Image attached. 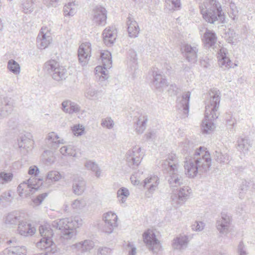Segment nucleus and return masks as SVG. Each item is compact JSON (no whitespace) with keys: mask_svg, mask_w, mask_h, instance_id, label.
<instances>
[{"mask_svg":"<svg viewBox=\"0 0 255 255\" xmlns=\"http://www.w3.org/2000/svg\"><path fill=\"white\" fill-rule=\"evenodd\" d=\"M152 86L159 91H162L167 85V80L164 75L158 71L153 72Z\"/></svg>","mask_w":255,"mask_h":255,"instance_id":"obj_19","label":"nucleus"},{"mask_svg":"<svg viewBox=\"0 0 255 255\" xmlns=\"http://www.w3.org/2000/svg\"><path fill=\"white\" fill-rule=\"evenodd\" d=\"M249 183L246 180H244L242 181V184L240 186V189L243 191V192H245L247 191L248 189L249 186Z\"/></svg>","mask_w":255,"mask_h":255,"instance_id":"obj_64","label":"nucleus"},{"mask_svg":"<svg viewBox=\"0 0 255 255\" xmlns=\"http://www.w3.org/2000/svg\"><path fill=\"white\" fill-rule=\"evenodd\" d=\"M188 243V238L186 236L180 235L174 239L172 246L174 249L182 251L187 248Z\"/></svg>","mask_w":255,"mask_h":255,"instance_id":"obj_26","label":"nucleus"},{"mask_svg":"<svg viewBox=\"0 0 255 255\" xmlns=\"http://www.w3.org/2000/svg\"><path fill=\"white\" fill-rule=\"evenodd\" d=\"M143 154L141 148L138 146L133 147L127 151L126 155V160L129 166L137 167L140 163Z\"/></svg>","mask_w":255,"mask_h":255,"instance_id":"obj_9","label":"nucleus"},{"mask_svg":"<svg viewBox=\"0 0 255 255\" xmlns=\"http://www.w3.org/2000/svg\"><path fill=\"white\" fill-rule=\"evenodd\" d=\"M238 150L244 154H247L251 147L250 140L247 138H242L238 140Z\"/></svg>","mask_w":255,"mask_h":255,"instance_id":"obj_36","label":"nucleus"},{"mask_svg":"<svg viewBox=\"0 0 255 255\" xmlns=\"http://www.w3.org/2000/svg\"><path fill=\"white\" fill-rule=\"evenodd\" d=\"M37 46L39 49H44L52 42V37L49 29L47 27H43L37 37Z\"/></svg>","mask_w":255,"mask_h":255,"instance_id":"obj_11","label":"nucleus"},{"mask_svg":"<svg viewBox=\"0 0 255 255\" xmlns=\"http://www.w3.org/2000/svg\"><path fill=\"white\" fill-rule=\"evenodd\" d=\"M82 225V220L79 218H67L53 221L52 227L62 232V238L64 240H70L74 238L76 234V229Z\"/></svg>","mask_w":255,"mask_h":255,"instance_id":"obj_4","label":"nucleus"},{"mask_svg":"<svg viewBox=\"0 0 255 255\" xmlns=\"http://www.w3.org/2000/svg\"><path fill=\"white\" fill-rule=\"evenodd\" d=\"M47 193H44L39 195L36 198L33 199V202L36 205L40 204L43 200L47 196Z\"/></svg>","mask_w":255,"mask_h":255,"instance_id":"obj_58","label":"nucleus"},{"mask_svg":"<svg viewBox=\"0 0 255 255\" xmlns=\"http://www.w3.org/2000/svg\"><path fill=\"white\" fill-rule=\"evenodd\" d=\"M128 58L130 62L131 63L132 66L135 68L137 65V54L135 50L130 49L128 51Z\"/></svg>","mask_w":255,"mask_h":255,"instance_id":"obj_53","label":"nucleus"},{"mask_svg":"<svg viewBox=\"0 0 255 255\" xmlns=\"http://www.w3.org/2000/svg\"><path fill=\"white\" fill-rule=\"evenodd\" d=\"M220 97H209L206 100L205 118L202 122V130L205 133H209L215 128L213 121L218 118Z\"/></svg>","mask_w":255,"mask_h":255,"instance_id":"obj_2","label":"nucleus"},{"mask_svg":"<svg viewBox=\"0 0 255 255\" xmlns=\"http://www.w3.org/2000/svg\"><path fill=\"white\" fill-rule=\"evenodd\" d=\"M28 173L29 175L37 176L39 173V170L36 166H31L29 168Z\"/></svg>","mask_w":255,"mask_h":255,"instance_id":"obj_60","label":"nucleus"},{"mask_svg":"<svg viewBox=\"0 0 255 255\" xmlns=\"http://www.w3.org/2000/svg\"><path fill=\"white\" fill-rule=\"evenodd\" d=\"M86 182L82 177H78L74 178L72 184L73 192L77 195H82L85 189Z\"/></svg>","mask_w":255,"mask_h":255,"instance_id":"obj_24","label":"nucleus"},{"mask_svg":"<svg viewBox=\"0 0 255 255\" xmlns=\"http://www.w3.org/2000/svg\"><path fill=\"white\" fill-rule=\"evenodd\" d=\"M11 195L9 191L8 192L3 193L0 196V202L3 203L6 202H9L11 200Z\"/></svg>","mask_w":255,"mask_h":255,"instance_id":"obj_56","label":"nucleus"},{"mask_svg":"<svg viewBox=\"0 0 255 255\" xmlns=\"http://www.w3.org/2000/svg\"><path fill=\"white\" fill-rule=\"evenodd\" d=\"M110 250L108 248H100L98 249V255H110Z\"/></svg>","mask_w":255,"mask_h":255,"instance_id":"obj_63","label":"nucleus"},{"mask_svg":"<svg viewBox=\"0 0 255 255\" xmlns=\"http://www.w3.org/2000/svg\"><path fill=\"white\" fill-rule=\"evenodd\" d=\"M148 117L146 114L141 115L138 118L135 125V131L138 134L142 133L146 128Z\"/></svg>","mask_w":255,"mask_h":255,"instance_id":"obj_31","label":"nucleus"},{"mask_svg":"<svg viewBox=\"0 0 255 255\" xmlns=\"http://www.w3.org/2000/svg\"><path fill=\"white\" fill-rule=\"evenodd\" d=\"M63 110L67 113L72 114L73 113H78L80 111V106L75 103L71 102L70 101L63 102L62 104Z\"/></svg>","mask_w":255,"mask_h":255,"instance_id":"obj_34","label":"nucleus"},{"mask_svg":"<svg viewBox=\"0 0 255 255\" xmlns=\"http://www.w3.org/2000/svg\"><path fill=\"white\" fill-rule=\"evenodd\" d=\"M101 58L102 61L103 65L105 67L111 68L112 67V56L111 53L108 51H105L101 53Z\"/></svg>","mask_w":255,"mask_h":255,"instance_id":"obj_44","label":"nucleus"},{"mask_svg":"<svg viewBox=\"0 0 255 255\" xmlns=\"http://www.w3.org/2000/svg\"><path fill=\"white\" fill-rule=\"evenodd\" d=\"M213 155L215 160L220 163L227 164L231 159V157L228 154L223 153L220 151H215Z\"/></svg>","mask_w":255,"mask_h":255,"instance_id":"obj_37","label":"nucleus"},{"mask_svg":"<svg viewBox=\"0 0 255 255\" xmlns=\"http://www.w3.org/2000/svg\"><path fill=\"white\" fill-rule=\"evenodd\" d=\"M59 0H43V3L48 7H55Z\"/></svg>","mask_w":255,"mask_h":255,"instance_id":"obj_61","label":"nucleus"},{"mask_svg":"<svg viewBox=\"0 0 255 255\" xmlns=\"http://www.w3.org/2000/svg\"><path fill=\"white\" fill-rule=\"evenodd\" d=\"M63 178L62 174L57 170H51L48 172L46 176V180L52 183L59 181Z\"/></svg>","mask_w":255,"mask_h":255,"instance_id":"obj_42","label":"nucleus"},{"mask_svg":"<svg viewBox=\"0 0 255 255\" xmlns=\"http://www.w3.org/2000/svg\"><path fill=\"white\" fill-rule=\"evenodd\" d=\"M67 70L62 66L58 68V70L54 72L51 76L55 81H60L65 80L67 77Z\"/></svg>","mask_w":255,"mask_h":255,"instance_id":"obj_39","label":"nucleus"},{"mask_svg":"<svg viewBox=\"0 0 255 255\" xmlns=\"http://www.w3.org/2000/svg\"><path fill=\"white\" fill-rule=\"evenodd\" d=\"M217 36L216 33L212 30L204 33L202 40L205 46L208 48H214L215 45L217 42Z\"/></svg>","mask_w":255,"mask_h":255,"instance_id":"obj_25","label":"nucleus"},{"mask_svg":"<svg viewBox=\"0 0 255 255\" xmlns=\"http://www.w3.org/2000/svg\"><path fill=\"white\" fill-rule=\"evenodd\" d=\"M231 217L225 213H222L221 218L217 221V229L220 233L227 234L231 224Z\"/></svg>","mask_w":255,"mask_h":255,"instance_id":"obj_18","label":"nucleus"},{"mask_svg":"<svg viewBox=\"0 0 255 255\" xmlns=\"http://www.w3.org/2000/svg\"><path fill=\"white\" fill-rule=\"evenodd\" d=\"M165 7L167 9L174 11L176 8L180 7V0H165Z\"/></svg>","mask_w":255,"mask_h":255,"instance_id":"obj_47","label":"nucleus"},{"mask_svg":"<svg viewBox=\"0 0 255 255\" xmlns=\"http://www.w3.org/2000/svg\"><path fill=\"white\" fill-rule=\"evenodd\" d=\"M85 130V128L81 125H76L72 128V131L76 136L81 135Z\"/></svg>","mask_w":255,"mask_h":255,"instance_id":"obj_55","label":"nucleus"},{"mask_svg":"<svg viewBox=\"0 0 255 255\" xmlns=\"http://www.w3.org/2000/svg\"><path fill=\"white\" fill-rule=\"evenodd\" d=\"M92 20L98 25H104L106 23L107 10L104 7L97 5L92 11Z\"/></svg>","mask_w":255,"mask_h":255,"instance_id":"obj_12","label":"nucleus"},{"mask_svg":"<svg viewBox=\"0 0 255 255\" xmlns=\"http://www.w3.org/2000/svg\"><path fill=\"white\" fill-rule=\"evenodd\" d=\"M60 153L63 155L75 156V151L71 145L64 146L60 149Z\"/></svg>","mask_w":255,"mask_h":255,"instance_id":"obj_51","label":"nucleus"},{"mask_svg":"<svg viewBox=\"0 0 255 255\" xmlns=\"http://www.w3.org/2000/svg\"><path fill=\"white\" fill-rule=\"evenodd\" d=\"M191 189L188 186H183L171 194V202L172 206L178 208L182 205L189 197Z\"/></svg>","mask_w":255,"mask_h":255,"instance_id":"obj_7","label":"nucleus"},{"mask_svg":"<svg viewBox=\"0 0 255 255\" xmlns=\"http://www.w3.org/2000/svg\"><path fill=\"white\" fill-rule=\"evenodd\" d=\"M117 31L115 27L109 26L106 28L103 32V38L104 43L110 46L115 42L117 37Z\"/></svg>","mask_w":255,"mask_h":255,"instance_id":"obj_22","label":"nucleus"},{"mask_svg":"<svg viewBox=\"0 0 255 255\" xmlns=\"http://www.w3.org/2000/svg\"><path fill=\"white\" fill-rule=\"evenodd\" d=\"M228 54L226 48L222 47L218 52V65L223 69H229L233 67V63L227 56Z\"/></svg>","mask_w":255,"mask_h":255,"instance_id":"obj_16","label":"nucleus"},{"mask_svg":"<svg viewBox=\"0 0 255 255\" xmlns=\"http://www.w3.org/2000/svg\"><path fill=\"white\" fill-rule=\"evenodd\" d=\"M42 238L36 243V247L46 254L55 255L57 252L55 244L53 241V231L48 225H41L39 228Z\"/></svg>","mask_w":255,"mask_h":255,"instance_id":"obj_6","label":"nucleus"},{"mask_svg":"<svg viewBox=\"0 0 255 255\" xmlns=\"http://www.w3.org/2000/svg\"><path fill=\"white\" fill-rule=\"evenodd\" d=\"M85 166L87 169L91 170L93 172H95V176L97 177L101 176V170L96 162L89 160L85 163Z\"/></svg>","mask_w":255,"mask_h":255,"instance_id":"obj_45","label":"nucleus"},{"mask_svg":"<svg viewBox=\"0 0 255 255\" xmlns=\"http://www.w3.org/2000/svg\"><path fill=\"white\" fill-rule=\"evenodd\" d=\"M190 97H177L176 100L177 109L183 113L185 117H187L189 113V100Z\"/></svg>","mask_w":255,"mask_h":255,"instance_id":"obj_28","label":"nucleus"},{"mask_svg":"<svg viewBox=\"0 0 255 255\" xmlns=\"http://www.w3.org/2000/svg\"><path fill=\"white\" fill-rule=\"evenodd\" d=\"M13 177V174L10 172H0V184H7L12 180Z\"/></svg>","mask_w":255,"mask_h":255,"instance_id":"obj_49","label":"nucleus"},{"mask_svg":"<svg viewBox=\"0 0 255 255\" xmlns=\"http://www.w3.org/2000/svg\"><path fill=\"white\" fill-rule=\"evenodd\" d=\"M159 183V178L156 175H151L144 179L143 186L147 189L146 194L147 197H150L157 189Z\"/></svg>","mask_w":255,"mask_h":255,"instance_id":"obj_17","label":"nucleus"},{"mask_svg":"<svg viewBox=\"0 0 255 255\" xmlns=\"http://www.w3.org/2000/svg\"><path fill=\"white\" fill-rule=\"evenodd\" d=\"M38 189L36 184H33L32 179L20 183L17 187V192L20 197H27L34 193Z\"/></svg>","mask_w":255,"mask_h":255,"instance_id":"obj_14","label":"nucleus"},{"mask_svg":"<svg viewBox=\"0 0 255 255\" xmlns=\"http://www.w3.org/2000/svg\"><path fill=\"white\" fill-rule=\"evenodd\" d=\"M156 134H157V130L155 129H153L150 130L149 132H148L146 134V137L147 139L153 140L156 137Z\"/></svg>","mask_w":255,"mask_h":255,"instance_id":"obj_62","label":"nucleus"},{"mask_svg":"<svg viewBox=\"0 0 255 255\" xmlns=\"http://www.w3.org/2000/svg\"><path fill=\"white\" fill-rule=\"evenodd\" d=\"M46 143L49 147L52 149H56L59 145L64 143L63 139L60 138L58 135L54 132H49L46 137Z\"/></svg>","mask_w":255,"mask_h":255,"instance_id":"obj_23","label":"nucleus"},{"mask_svg":"<svg viewBox=\"0 0 255 255\" xmlns=\"http://www.w3.org/2000/svg\"><path fill=\"white\" fill-rule=\"evenodd\" d=\"M127 23L129 36L131 38L136 37L139 32V28L136 21L129 15L128 17Z\"/></svg>","mask_w":255,"mask_h":255,"instance_id":"obj_27","label":"nucleus"},{"mask_svg":"<svg viewBox=\"0 0 255 255\" xmlns=\"http://www.w3.org/2000/svg\"><path fill=\"white\" fill-rule=\"evenodd\" d=\"M77 5L74 2H70L66 4L63 7L65 16H73L77 11Z\"/></svg>","mask_w":255,"mask_h":255,"instance_id":"obj_40","label":"nucleus"},{"mask_svg":"<svg viewBox=\"0 0 255 255\" xmlns=\"http://www.w3.org/2000/svg\"><path fill=\"white\" fill-rule=\"evenodd\" d=\"M43 157L45 163L48 165H51L55 162V157L53 153L50 150H45L43 154Z\"/></svg>","mask_w":255,"mask_h":255,"instance_id":"obj_50","label":"nucleus"},{"mask_svg":"<svg viewBox=\"0 0 255 255\" xmlns=\"http://www.w3.org/2000/svg\"><path fill=\"white\" fill-rule=\"evenodd\" d=\"M238 253L239 255H248L246 248L242 242H241L238 245Z\"/></svg>","mask_w":255,"mask_h":255,"instance_id":"obj_59","label":"nucleus"},{"mask_svg":"<svg viewBox=\"0 0 255 255\" xmlns=\"http://www.w3.org/2000/svg\"><path fill=\"white\" fill-rule=\"evenodd\" d=\"M143 240L146 247L154 254H157L161 248L159 241L156 238L153 231L148 230L143 234Z\"/></svg>","mask_w":255,"mask_h":255,"instance_id":"obj_8","label":"nucleus"},{"mask_svg":"<svg viewBox=\"0 0 255 255\" xmlns=\"http://www.w3.org/2000/svg\"><path fill=\"white\" fill-rule=\"evenodd\" d=\"M26 214L24 212L14 211L6 214L3 218L5 225L9 227H15L25 218Z\"/></svg>","mask_w":255,"mask_h":255,"instance_id":"obj_10","label":"nucleus"},{"mask_svg":"<svg viewBox=\"0 0 255 255\" xmlns=\"http://www.w3.org/2000/svg\"><path fill=\"white\" fill-rule=\"evenodd\" d=\"M181 90L175 84H171L168 87V94L170 96L177 95L179 94Z\"/></svg>","mask_w":255,"mask_h":255,"instance_id":"obj_54","label":"nucleus"},{"mask_svg":"<svg viewBox=\"0 0 255 255\" xmlns=\"http://www.w3.org/2000/svg\"><path fill=\"white\" fill-rule=\"evenodd\" d=\"M86 204V202L84 199H77L72 202L71 207L74 210L80 211L85 208Z\"/></svg>","mask_w":255,"mask_h":255,"instance_id":"obj_48","label":"nucleus"},{"mask_svg":"<svg viewBox=\"0 0 255 255\" xmlns=\"http://www.w3.org/2000/svg\"><path fill=\"white\" fill-rule=\"evenodd\" d=\"M59 63L55 60H50L44 63L43 66L44 71L51 76L60 66Z\"/></svg>","mask_w":255,"mask_h":255,"instance_id":"obj_32","label":"nucleus"},{"mask_svg":"<svg viewBox=\"0 0 255 255\" xmlns=\"http://www.w3.org/2000/svg\"><path fill=\"white\" fill-rule=\"evenodd\" d=\"M115 125L114 121L111 117H107L102 119L101 126L109 129H112Z\"/></svg>","mask_w":255,"mask_h":255,"instance_id":"obj_52","label":"nucleus"},{"mask_svg":"<svg viewBox=\"0 0 255 255\" xmlns=\"http://www.w3.org/2000/svg\"><path fill=\"white\" fill-rule=\"evenodd\" d=\"M32 135L30 133L21 135L18 139V144L19 148H28L33 143L31 140Z\"/></svg>","mask_w":255,"mask_h":255,"instance_id":"obj_33","label":"nucleus"},{"mask_svg":"<svg viewBox=\"0 0 255 255\" xmlns=\"http://www.w3.org/2000/svg\"><path fill=\"white\" fill-rule=\"evenodd\" d=\"M17 232L21 236L25 237L31 236L35 232V228L27 223L26 216L17 225Z\"/></svg>","mask_w":255,"mask_h":255,"instance_id":"obj_20","label":"nucleus"},{"mask_svg":"<svg viewBox=\"0 0 255 255\" xmlns=\"http://www.w3.org/2000/svg\"><path fill=\"white\" fill-rule=\"evenodd\" d=\"M161 166L169 174L168 182L170 187H177L183 184V179L182 176L178 174L179 165L175 154H169L168 158L162 161Z\"/></svg>","mask_w":255,"mask_h":255,"instance_id":"obj_5","label":"nucleus"},{"mask_svg":"<svg viewBox=\"0 0 255 255\" xmlns=\"http://www.w3.org/2000/svg\"><path fill=\"white\" fill-rule=\"evenodd\" d=\"M73 247L81 250L82 253L85 254L89 253L93 249L94 243L91 240H86L73 245Z\"/></svg>","mask_w":255,"mask_h":255,"instance_id":"obj_29","label":"nucleus"},{"mask_svg":"<svg viewBox=\"0 0 255 255\" xmlns=\"http://www.w3.org/2000/svg\"><path fill=\"white\" fill-rule=\"evenodd\" d=\"M200 8L203 17L208 22L214 23L218 20L224 22L225 16L221 4L216 0H206L200 6Z\"/></svg>","mask_w":255,"mask_h":255,"instance_id":"obj_3","label":"nucleus"},{"mask_svg":"<svg viewBox=\"0 0 255 255\" xmlns=\"http://www.w3.org/2000/svg\"><path fill=\"white\" fill-rule=\"evenodd\" d=\"M103 219L105 221L104 231L108 234L112 233L114 228L118 226V216L115 213L109 212L104 214Z\"/></svg>","mask_w":255,"mask_h":255,"instance_id":"obj_15","label":"nucleus"},{"mask_svg":"<svg viewBox=\"0 0 255 255\" xmlns=\"http://www.w3.org/2000/svg\"><path fill=\"white\" fill-rule=\"evenodd\" d=\"M12 106L8 103H2L0 105V120L7 117L12 111Z\"/></svg>","mask_w":255,"mask_h":255,"instance_id":"obj_43","label":"nucleus"},{"mask_svg":"<svg viewBox=\"0 0 255 255\" xmlns=\"http://www.w3.org/2000/svg\"><path fill=\"white\" fill-rule=\"evenodd\" d=\"M204 226L205 224L204 223L202 222H195L192 225V229L196 231H201L203 230Z\"/></svg>","mask_w":255,"mask_h":255,"instance_id":"obj_57","label":"nucleus"},{"mask_svg":"<svg viewBox=\"0 0 255 255\" xmlns=\"http://www.w3.org/2000/svg\"><path fill=\"white\" fill-rule=\"evenodd\" d=\"M182 49L188 62L194 63L197 61L198 48L196 45L186 44L183 46Z\"/></svg>","mask_w":255,"mask_h":255,"instance_id":"obj_21","label":"nucleus"},{"mask_svg":"<svg viewBox=\"0 0 255 255\" xmlns=\"http://www.w3.org/2000/svg\"><path fill=\"white\" fill-rule=\"evenodd\" d=\"M110 68H106L104 65L103 66H98L95 68L96 74L99 76V80L100 82H106L105 85H106V80L108 79L109 76L108 75V69H110Z\"/></svg>","mask_w":255,"mask_h":255,"instance_id":"obj_38","label":"nucleus"},{"mask_svg":"<svg viewBox=\"0 0 255 255\" xmlns=\"http://www.w3.org/2000/svg\"><path fill=\"white\" fill-rule=\"evenodd\" d=\"M91 54V44L89 42L82 43L78 49V58L80 63L82 66L88 64Z\"/></svg>","mask_w":255,"mask_h":255,"instance_id":"obj_13","label":"nucleus"},{"mask_svg":"<svg viewBox=\"0 0 255 255\" xmlns=\"http://www.w3.org/2000/svg\"><path fill=\"white\" fill-rule=\"evenodd\" d=\"M190 155L185 157L184 168L185 174L189 178H193L210 170L212 159L210 152L207 148L200 146Z\"/></svg>","mask_w":255,"mask_h":255,"instance_id":"obj_1","label":"nucleus"},{"mask_svg":"<svg viewBox=\"0 0 255 255\" xmlns=\"http://www.w3.org/2000/svg\"><path fill=\"white\" fill-rule=\"evenodd\" d=\"M7 69L14 75H18L20 73L21 68L19 64L14 59H9L7 62Z\"/></svg>","mask_w":255,"mask_h":255,"instance_id":"obj_35","label":"nucleus"},{"mask_svg":"<svg viewBox=\"0 0 255 255\" xmlns=\"http://www.w3.org/2000/svg\"><path fill=\"white\" fill-rule=\"evenodd\" d=\"M36 0H23L21 4L22 11L25 13H30L33 10L34 4Z\"/></svg>","mask_w":255,"mask_h":255,"instance_id":"obj_46","label":"nucleus"},{"mask_svg":"<svg viewBox=\"0 0 255 255\" xmlns=\"http://www.w3.org/2000/svg\"><path fill=\"white\" fill-rule=\"evenodd\" d=\"M4 255H26L27 250L24 246H11L3 251Z\"/></svg>","mask_w":255,"mask_h":255,"instance_id":"obj_30","label":"nucleus"},{"mask_svg":"<svg viewBox=\"0 0 255 255\" xmlns=\"http://www.w3.org/2000/svg\"><path fill=\"white\" fill-rule=\"evenodd\" d=\"M129 195V191L128 188H120L117 191V198L120 204H125Z\"/></svg>","mask_w":255,"mask_h":255,"instance_id":"obj_41","label":"nucleus"}]
</instances>
